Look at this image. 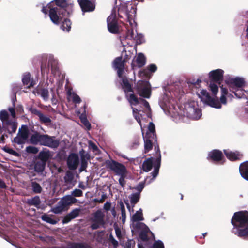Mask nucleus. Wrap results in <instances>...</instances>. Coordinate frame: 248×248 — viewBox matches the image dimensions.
<instances>
[{
	"mask_svg": "<svg viewBox=\"0 0 248 248\" xmlns=\"http://www.w3.org/2000/svg\"><path fill=\"white\" fill-rule=\"evenodd\" d=\"M145 186L144 182H140L138 186L134 188L136 190L138 191V193H139L140 194V192L142 191L143 189L144 188Z\"/></svg>",
	"mask_w": 248,
	"mask_h": 248,
	"instance_id": "60",
	"label": "nucleus"
},
{
	"mask_svg": "<svg viewBox=\"0 0 248 248\" xmlns=\"http://www.w3.org/2000/svg\"><path fill=\"white\" fill-rule=\"evenodd\" d=\"M142 136L144 141V150L146 153L152 149L154 139H152V137H149V136H144L143 132H142Z\"/></svg>",
	"mask_w": 248,
	"mask_h": 248,
	"instance_id": "26",
	"label": "nucleus"
},
{
	"mask_svg": "<svg viewBox=\"0 0 248 248\" xmlns=\"http://www.w3.org/2000/svg\"><path fill=\"white\" fill-rule=\"evenodd\" d=\"M105 164L107 168L109 169L119 176L127 173L125 166L116 161L107 160Z\"/></svg>",
	"mask_w": 248,
	"mask_h": 248,
	"instance_id": "6",
	"label": "nucleus"
},
{
	"mask_svg": "<svg viewBox=\"0 0 248 248\" xmlns=\"http://www.w3.org/2000/svg\"><path fill=\"white\" fill-rule=\"evenodd\" d=\"M73 101L75 104H79L81 102V100L77 94L75 93L73 96Z\"/></svg>",
	"mask_w": 248,
	"mask_h": 248,
	"instance_id": "62",
	"label": "nucleus"
},
{
	"mask_svg": "<svg viewBox=\"0 0 248 248\" xmlns=\"http://www.w3.org/2000/svg\"><path fill=\"white\" fill-rule=\"evenodd\" d=\"M56 5L59 8L67 7V3L66 0H54Z\"/></svg>",
	"mask_w": 248,
	"mask_h": 248,
	"instance_id": "48",
	"label": "nucleus"
},
{
	"mask_svg": "<svg viewBox=\"0 0 248 248\" xmlns=\"http://www.w3.org/2000/svg\"><path fill=\"white\" fill-rule=\"evenodd\" d=\"M132 220L133 222H137L139 221H142L143 220L142 216V211L140 209V210L137 211L132 216Z\"/></svg>",
	"mask_w": 248,
	"mask_h": 248,
	"instance_id": "37",
	"label": "nucleus"
},
{
	"mask_svg": "<svg viewBox=\"0 0 248 248\" xmlns=\"http://www.w3.org/2000/svg\"><path fill=\"white\" fill-rule=\"evenodd\" d=\"M26 151L29 153L35 154L38 153V149L36 147L29 146L26 148Z\"/></svg>",
	"mask_w": 248,
	"mask_h": 248,
	"instance_id": "55",
	"label": "nucleus"
},
{
	"mask_svg": "<svg viewBox=\"0 0 248 248\" xmlns=\"http://www.w3.org/2000/svg\"><path fill=\"white\" fill-rule=\"evenodd\" d=\"M53 1H51L50 3H48L46 6H43L42 9V12L45 14H47L48 11V9L50 10V8H52V3Z\"/></svg>",
	"mask_w": 248,
	"mask_h": 248,
	"instance_id": "59",
	"label": "nucleus"
},
{
	"mask_svg": "<svg viewBox=\"0 0 248 248\" xmlns=\"http://www.w3.org/2000/svg\"><path fill=\"white\" fill-rule=\"evenodd\" d=\"M155 149L157 152L159 153V156L157 158L154 162V170L153 172L151 173V174L153 176V179L155 178L158 174L159 170L161 165V155L160 154V150L159 146L158 145H155Z\"/></svg>",
	"mask_w": 248,
	"mask_h": 248,
	"instance_id": "20",
	"label": "nucleus"
},
{
	"mask_svg": "<svg viewBox=\"0 0 248 248\" xmlns=\"http://www.w3.org/2000/svg\"><path fill=\"white\" fill-rule=\"evenodd\" d=\"M46 163L42 160H39L36 161L34 164L35 171L37 172H43L46 166Z\"/></svg>",
	"mask_w": 248,
	"mask_h": 248,
	"instance_id": "33",
	"label": "nucleus"
},
{
	"mask_svg": "<svg viewBox=\"0 0 248 248\" xmlns=\"http://www.w3.org/2000/svg\"><path fill=\"white\" fill-rule=\"evenodd\" d=\"M107 26L108 31L113 34H118L119 26L116 16H110L107 18Z\"/></svg>",
	"mask_w": 248,
	"mask_h": 248,
	"instance_id": "13",
	"label": "nucleus"
},
{
	"mask_svg": "<svg viewBox=\"0 0 248 248\" xmlns=\"http://www.w3.org/2000/svg\"><path fill=\"white\" fill-rule=\"evenodd\" d=\"M126 174L127 173H124V174L119 175L120 177L119 179V183L123 188L125 186L126 184V181L125 180V178L126 177Z\"/></svg>",
	"mask_w": 248,
	"mask_h": 248,
	"instance_id": "51",
	"label": "nucleus"
},
{
	"mask_svg": "<svg viewBox=\"0 0 248 248\" xmlns=\"http://www.w3.org/2000/svg\"><path fill=\"white\" fill-rule=\"evenodd\" d=\"M239 171L242 177L248 181V161L241 163L239 166Z\"/></svg>",
	"mask_w": 248,
	"mask_h": 248,
	"instance_id": "27",
	"label": "nucleus"
},
{
	"mask_svg": "<svg viewBox=\"0 0 248 248\" xmlns=\"http://www.w3.org/2000/svg\"><path fill=\"white\" fill-rule=\"evenodd\" d=\"M51 72L55 75L59 73V68L57 66V62L55 60H51L50 62Z\"/></svg>",
	"mask_w": 248,
	"mask_h": 248,
	"instance_id": "43",
	"label": "nucleus"
},
{
	"mask_svg": "<svg viewBox=\"0 0 248 248\" xmlns=\"http://www.w3.org/2000/svg\"><path fill=\"white\" fill-rule=\"evenodd\" d=\"M207 159L214 162L222 161L221 164H223L225 161L222 152L217 149H214L210 152L208 155Z\"/></svg>",
	"mask_w": 248,
	"mask_h": 248,
	"instance_id": "12",
	"label": "nucleus"
},
{
	"mask_svg": "<svg viewBox=\"0 0 248 248\" xmlns=\"http://www.w3.org/2000/svg\"><path fill=\"white\" fill-rule=\"evenodd\" d=\"M148 131L146 132L145 136L152 137L154 139V142L157 141V137L155 132V125L153 122H150L148 127Z\"/></svg>",
	"mask_w": 248,
	"mask_h": 248,
	"instance_id": "25",
	"label": "nucleus"
},
{
	"mask_svg": "<svg viewBox=\"0 0 248 248\" xmlns=\"http://www.w3.org/2000/svg\"><path fill=\"white\" fill-rule=\"evenodd\" d=\"M37 90L38 94H40L45 100H47L48 99L49 97V92L47 89L45 88H39Z\"/></svg>",
	"mask_w": 248,
	"mask_h": 248,
	"instance_id": "38",
	"label": "nucleus"
},
{
	"mask_svg": "<svg viewBox=\"0 0 248 248\" xmlns=\"http://www.w3.org/2000/svg\"><path fill=\"white\" fill-rule=\"evenodd\" d=\"M9 121L12 124H7L6 126L5 125V124H3L2 127L0 125V129L1 132L3 131H7L9 134H11L16 132L17 127V123L12 119H10Z\"/></svg>",
	"mask_w": 248,
	"mask_h": 248,
	"instance_id": "19",
	"label": "nucleus"
},
{
	"mask_svg": "<svg viewBox=\"0 0 248 248\" xmlns=\"http://www.w3.org/2000/svg\"><path fill=\"white\" fill-rule=\"evenodd\" d=\"M135 242L133 240H128L125 245V248H131L135 246Z\"/></svg>",
	"mask_w": 248,
	"mask_h": 248,
	"instance_id": "61",
	"label": "nucleus"
},
{
	"mask_svg": "<svg viewBox=\"0 0 248 248\" xmlns=\"http://www.w3.org/2000/svg\"><path fill=\"white\" fill-rule=\"evenodd\" d=\"M19 133L28 138L29 131L27 126L25 125H22L21 129L19 131Z\"/></svg>",
	"mask_w": 248,
	"mask_h": 248,
	"instance_id": "52",
	"label": "nucleus"
},
{
	"mask_svg": "<svg viewBox=\"0 0 248 248\" xmlns=\"http://www.w3.org/2000/svg\"><path fill=\"white\" fill-rule=\"evenodd\" d=\"M22 80L23 84L28 86V88L33 87L35 84L33 80L31 81V74L29 73H26L23 76Z\"/></svg>",
	"mask_w": 248,
	"mask_h": 248,
	"instance_id": "29",
	"label": "nucleus"
},
{
	"mask_svg": "<svg viewBox=\"0 0 248 248\" xmlns=\"http://www.w3.org/2000/svg\"><path fill=\"white\" fill-rule=\"evenodd\" d=\"M4 151L13 155H14L15 156H19V154L17 152H16V151L14 150L12 148H9V147H5L4 148Z\"/></svg>",
	"mask_w": 248,
	"mask_h": 248,
	"instance_id": "56",
	"label": "nucleus"
},
{
	"mask_svg": "<svg viewBox=\"0 0 248 248\" xmlns=\"http://www.w3.org/2000/svg\"><path fill=\"white\" fill-rule=\"evenodd\" d=\"M66 7L50 8L49 11V16L51 21L56 25H59L64 16L69 15L66 8Z\"/></svg>",
	"mask_w": 248,
	"mask_h": 248,
	"instance_id": "5",
	"label": "nucleus"
},
{
	"mask_svg": "<svg viewBox=\"0 0 248 248\" xmlns=\"http://www.w3.org/2000/svg\"><path fill=\"white\" fill-rule=\"evenodd\" d=\"M105 164L107 168L109 169L119 176L127 173L125 166L116 161L107 160Z\"/></svg>",
	"mask_w": 248,
	"mask_h": 248,
	"instance_id": "7",
	"label": "nucleus"
},
{
	"mask_svg": "<svg viewBox=\"0 0 248 248\" xmlns=\"http://www.w3.org/2000/svg\"><path fill=\"white\" fill-rule=\"evenodd\" d=\"M68 248H91V247L85 242H71L68 243Z\"/></svg>",
	"mask_w": 248,
	"mask_h": 248,
	"instance_id": "31",
	"label": "nucleus"
},
{
	"mask_svg": "<svg viewBox=\"0 0 248 248\" xmlns=\"http://www.w3.org/2000/svg\"><path fill=\"white\" fill-rule=\"evenodd\" d=\"M92 222L91 228L93 230L97 229L100 228V226L105 224L104 214L101 210H97L93 214V217L92 218Z\"/></svg>",
	"mask_w": 248,
	"mask_h": 248,
	"instance_id": "10",
	"label": "nucleus"
},
{
	"mask_svg": "<svg viewBox=\"0 0 248 248\" xmlns=\"http://www.w3.org/2000/svg\"><path fill=\"white\" fill-rule=\"evenodd\" d=\"M0 120L2 122V124H5V126L9 124H12L9 121L10 120L9 119V115L5 110H2L0 112Z\"/></svg>",
	"mask_w": 248,
	"mask_h": 248,
	"instance_id": "32",
	"label": "nucleus"
},
{
	"mask_svg": "<svg viewBox=\"0 0 248 248\" xmlns=\"http://www.w3.org/2000/svg\"><path fill=\"white\" fill-rule=\"evenodd\" d=\"M120 206L121 211L122 222L124 223L126 219V211L124 205L122 202H120Z\"/></svg>",
	"mask_w": 248,
	"mask_h": 248,
	"instance_id": "45",
	"label": "nucleus"
},
{
	"mask_svg": "<svg viewBox=\"0 0 248 248\" xmlns=\"http://www.w3.org/2000/svg\"><path fill=\"white\" fill-rule=\"evenodd\" d=\"M146 59L144 55L142 53H139L135 60H133L131 63V67L132 69L137 67L138 68H141L144 66L146 63Z\"/></svg>",
	"mask_w": 248,
	"mask_h": 248,
	"instance_id": "18",
	"label": "nucleus"
},
{
	"mask_svg": "<svg viewBox=\"0 0 248 248\" xmlns=\"http://www.w3.org/2000/svg\"><path fill=\"white\" fill-rule=\"evenodd\" d=\"M73 218L71 217L70 215L69 214H67L66 216H64L63 220H62V223L63 224L68 223Z\"/></svg>",
	"mask_w": 248,
	"mask_h": 248,
	"instance_id": "64",
	"label": "nucleus"
},
{
	"mask_svg": "<svg viewBox=\"0 0 248 248\" xmlns=\"http://www.w3.org/2000/svg\"><path fill=\"white\" fill-rule=\"evenodd\" d=\"M27 108L31 114L36 115L38 117H39V116H40L41 114L42 113L41 111L38 110L36 108H34L32 106L28 107Z\"/></svg>",
	"mask_w": 248,
	"mask_h": 248,
	"instance_id": "47",
	"label": "nucleus"
},
{
	"mask_svg": "<svg viewBox=\"0 0 248 248\" xmlns=\"http://www.w3.org/2000/svg\"><path fill=\"white\" fill-rule=\"evenodd\" d=\"M39 118L41 123L46 124L51 122V119L49 117L44 115L43 113L39 116Z\"/></svg>",
	"mask_w": 248,
	"mask_h": 248,
	"instance_id": "46",
	"label": "nucleus"
},
{
	"mask_svg": "<svg viewBox=\"0 0 248 248\" xmlns=\"http://www.w3.org/2000/svg\"><path fill=\"white\" fill-rule=\"evenodd\" d=\"M30 140L32 144H39L52 149L57 148L60 144L59 140L56 139L55 136H50L47 134H40L37 132L31 136Z\"/></svg>",
	"mask_w": 248,
	"mask_h": 248,
	"instance_id": "4",
	"label": "nucleus"
},
{
	"mask_svg": "<svg viewBox=\"0 0 248 248\" xmlns=\"http://www.w3.org/2000/svg\"><path fill=\"white\" fill-rule=\"evenodd\" d=\"M89 146L92 149L93 152H96L99 151V149L96 144L91 141L89 142Z\"/></svg>",
	"mask_w": 248,
	"mask_h": 248,
	"instance_id": "63",
	"label": "nucleus"
},
{
	"mask_svg": "<svg viewBox=\"0 0 248 248\" xmlns=\"http://www.w3.org/2000/svg\"><path fill=\"white\" fill-rule=\"evenodd\" d=\"M51 60H49L48 63L46 58L43 59L41 62V71L43 76L45 75H48L49 72V65H50Z\"/></svg>",
	"mask_w": 248,
	"mask_h": 248,
	"instance_id": "24",
	"label": "nucleus"
},
{
	"mask_svg": "<svg viewBox=\"0 0 248 248\" xmlns=\"http://www.w3.org/2000/svg\"><path fill=\"white\" fill-rule=\"evenodd\" d=\"M149 83L147 81H139L136 86V90L139 94L144 98H149L151 94V91L149 86Z\"/></svg>",
	"mask_w": 248,
	"mask_h": 248,
	"instance_id": "8",
	"label": "nucleus"
},
{
	"mask_svg": "<svg viewBox=\"0 0 248 248\" xmlns=\"http://www.w3.org/2000/svg\"><path fill=\"white\" fill-rule=\"evenodd\" d=\"M231 223L237 229L235 233L244 239H248V211H240L234 213Z\"/></svg>",
	"mask_w": 248,
	"mask_h": 248,
	"instance_id": "1",
	"label": "nucleus"
},
{
	"mask_svg": "<svg viewBox=\"0 0 248 248\" xmlns=\"http://www.w3.org/2000/svg\"><path fill=\"white\" fill-rule=\"evenodd\" d=\"M78 4L83 12L93 11L95 9V3L94 1L90 0H78Z\"/></svg>",
	"mask_w": 248,
	"mask_h": 248,
	"instance_id": "14",
	"label": "nucleus"
},
{
	"mask_svg": "<svg viewBox=\"0 0 248 248\" xmlns=\"http://www.w3.org/2000/svg\"><path fill=\"white\" fill-rule=\"evenodd\" d=\"M128 100L131 104L138 105L140 103V99L139 100L134 93H131L129 95Z\"/></svg>",
	"mask_w": 248,
	"mask_h": 248,
	"instance_id": "42",
	"label": "nucleus"
},
{
	"mask_svg": "<svg viewBox=\"0 0 248 248\" xmlns=\"http://www.w3.org/2000/svg\"><path fill=\"white\" fill-rule=\"evenodd\" d=\"M220 89L221 95L219 100L217 97H212L206 90H202L200 92L202 100L211 107L217 108H221V103L223 104L227 103L226 96H229L231 94L229 93L228 89L223 87V85L220 86Z\"/></svg>",
	"mask_w": 248,
	"mask_h": 248,
	"instance_id": "2",
	"label": "nucleus"
},
{
	"mask_svg": "<svg viewBox=\"0 0 248 248\" xmlns=\"http://www.w3.org/2000/svg\"><path fill=\"white\" fill-rule=\"evenodd\" d=\"M80 210L78 208H75L71 211L69 214L70 215L71 217L74 219L78 217L79 215Z\"/></svg>",
	"mask_w": 248,
	"mask_h": 248,
	"instance_id": "53",
	"label": "nucleus"
},
{
	"mask_svg": "<svg viewBox=\"0 0 248 248\" xmlns=\"http://www.w3.org/2000/svg\"><path fill=\"white\" fill-rule=\"evenodd\" d=\"M31 189L35 194L41 193L42 191V188L40 185L35 181L31 182Z\"/></svg>",
	"mask_w": 248,
	"mask_h": 248,
	"instance_id": "35",
	"label": "nucleus"
},
{
	"mask_svg": "<svg viewBox=\"0 0 248 248\" xmlns=\"http://www.w3.org/2000/svg\"><path fill=\"white\" fill-rule=\"evenodd\" d=\"M231 92L234 93L235 95L239 98H241L243 97V96L245 95L243 90H240L239 89H237L232 90Z\"/></svg>",
	"mask_w": 248,
	"mask_h": 248,
	"instance_id": "50",
	"label": "nucleus"
},
{
	"mask_svg": "<svg viewBox=\"0 0 248 248\" xmlns=\"http://www.w3.org/2000/svg\"><path fill=\"white\" fill-rule=\"evenodd\" d=\"M127 60L122 56L116 58L113 62L114 68L117 70L119 78H121L124 72V66Z\"/></svg>",
	"mask_w": 248,
	"mask_h": 248,
	"instance_id": "11",
	"label": "nucleus"
},
{
	"mask_svg": "<svg viewBox=\"0 0 248 248\" xmlns=\"http://www.w3.org/2000/svg\"><path fill=\"white\" fill-rule=\"evenodd\" d=\"M62 23V24L60 26V28L63 31L69 32L71 28V21L68 18H65Z\"/></svg>",
	"mask_w": 248,
	"mask_h": 248,
	"instance_id": "34",
	"label": "nucleus"
},
{
	"mask_svg": "<svg viewBox=\"0 0 248 248\" xmlns=\"http://www.w3.org/2000/svg\"><path fill=\"white\" fill-rule=\"evenodd\" d=\"M223 74L224 71L220 69L211 71L209 74L210 81L218 83L220 84V81L223 79Z\"/></svg>",
	"mask_w": 248,
	"mask_h": 248,
	"instance_id": "17",
	"label": "nucleus"
},
{
	"mask_svg": "<svg viewBox=\"0 0 248 248\" xmlns=\"http://www.w3.org/2000/svg\"><path fill=\"white\" fill-rule=\"evenodd\" d=\"M41 203L40 198L39 196H35L30 199H28L26 203L29 206H34L37 208H40V205Z\"/></svg>",
	"mask_w": 248,
	"mask_h": 248,
	"instance_id": "28",
	"label": "nucleus"
},
{
	"mask_svg": "<svg viewBox=\"0 0 248 248\" xmlns=\"http://www.w3.org/2000/svg\"><path fill=\"white\" fill-rule=\"evenodd\" d=\"M80 119L81 122L84 124V125L88 129V130H90L91 128V124L87 120V118L85 116H81Z\"/></svg>",
	"mask_w": 248,
	"mask_h": 248,
	"instance_id": "49",
	"label": "nucleus"
},
{
	"mask_svg": "<svg viewBox=\"0 0 248 248\" xmlns=\"http://www.w3.org/2000/svg\"><path fill=\"white\" fill-rule=\"evenodd\" d=\"M41 218L42 219V220H43L47 223H48L49 224H52V225L56 224L58 223L57 220L51 218L49 216V215H48L46 214H43L41 217Z\"/></svg>",
	"mask_w": 248,
	"mask_h": 248,
	"instance_id": "39",
	"label": "nucleus"
},
{
	"mask_svg": "<svg viewBox=\"0 0 248 248\" xmlns=\"http://www.w3.org/2000/svg\"><path fill=\"white\" fill-rule=\"evenodd\" d=\"M153 158L150 157L147 158L143 162L142 168L144 171L148 172L152 169L153 166Z\"/></svg>",
	"mask_w": 248,
	"mask_h": 248,
	"instance_id": "30",
	"label": "nucleus"
},
{
	"mask_svg": "<svg viewBox=\"0 0 248 248\" xmlns=\"http://www.w3.org/2000/svg\"><path fill=\"white\" fill-rule=\"evenodd\" d=\"M108 240L110 242L113 246L114 248H117L119 245L118 242L115 239L113 235L111 234L108 238Z\"/></svg>",
	"mask_w": 248,
	"mask_h": 248,
	"instance_id": "57",
	"label": "nucleus"
},
{
	"mask_svg": "<svg viewBox=\"0 0 248 248\" xmlns=\"http://www.w3.org/2000/svg\"><path fill=\"white\" fill-rule=\"evenodd\" d=\"M74 178V173L70 170H67L66 172L65 175L64 177V180L66 183H71Z\"/></svg>",
	"mask_w": 248,
	"mask_h": 248,
	"instance_id": "40",
	"label": "nucleus"
},
{
	"mask_svg": "<svg viewBox=\"0 0 248 248\" xmlns=\"http://www.w3.org/2000/svg\"><path fill=\"white\" fill-rule=\"evenodd\" d=\"M225 82L229 88L230 91L242 88L245 86L246 83L244 78L238 77L234 78H230L226 80Z\"/></svg>",
	"mask_w": 248,
	"mask_h": 248,
	"instance_id": "9",
	"label": "nucleus"
},
{
	"mask_svg": "<svg viewBox=\"0 0 248 248\" xmlns=\"http://www.w3.org/2000/svg\"><path fill=\"white\" fill-rule=\"evenodd\" d=\"M82 196L83 192L81 190L75 189L72 192L71 195H66L62 197L57 204L52 208L51 211L56 214H60L68 210L69 206L77 202V200L75 197H79Z\"/></svg>",
	"mask_w": 248,
	"mask_h": 248,
	"instance_id": "3",
	"label": "nucleus"
},
{
	"mask_svg": "<svg viewBox=\"0 0 248 248\" xmlns=\"http://www.w3.org/2000/svg\"><path fill=\"white\" fill-rule=\"evenodd\" d=\"M140 137H135L134 140L132 141V142L131 143V148H132V149L136 148L140 144Z\"/></svg>",
	"mask_w": 248,
	"mask_h": 248,
	"instance_id": "54",
	"label": "nucleus"
},
{
	"mask_svg": "<svg viewBox=\"0 0 248 248\" xmlns=\"http://www.w3.org/2000/svg\"><path fill=\"white\" fill-rule=\"evenodd\" d=\"M51 157L50 151L47 148H43L38 155V159L47 163V161Z\"/></svg>",
	"mask_w": 248,
	"mask_h": 248,
	"instance_id": "23",
	"label": "nucleus"
},
{
	"mask_svg": "<svg viewBox=\"0 0 248 248\" xmlns=\"http://www.w3.org/2000/svg\"><path fill=\"white\" fill-rule=\"evenodd\" d=\"M223 152L227 159L231 161L240 160L243 156V155L238 151L233 152L229 149H224Z\"/></svg>",
	"mask_w": 248,
	"mask_h": 248,
	"instance_id": "15",
	"label": "nucleus"
},
{
	"mask_svg": "<svg viewBox=\"0 0 248 248\" xmlns=\"http://www.w3.org/2000/svg\"><path fill=\"white\" fill-rule=\"evenodd\" d=\"M209 88L210 90L211 91L212 93V95L215 97H216L217 94L218 93V87L217 85H216L215 83L213 82L210 81V84H209Z\"/></svg>",
	"mask_w": 248,
	"mask_h": 248,
	"instance_id": "41",
	"label": "nucleus"
},
{
	"mask_svg": "<svg viewBox=\"0 0 248 248\" xmlns=\"http://www.w3.org/2000/svg\"><path fill=\"white\" fill-rule=\"evenodd\" d=\"M84 153L85 152L83 149L80 152L81 156V166L79 169L80 172L85 170L88 166L87 159H89L90 156L88 154L85 155Z\"/></svg>",
	"mask_w": 248,
	"mask_h": 248,
	"instance_id": "22",
	"label": "nucleus"
},
{
	"mask_svg": "<svg viewBox=\"0 0 248 248\" xmlns=\"http://www.w3.org/2000/svg\"><path fill=\"white\" fill-rule=\"evenodd\" d=\"M153 248H164V246L161 241L158 240L154 243Z\"/></svg>",
	"mask_w": 248,
	"mask_h": 248,
	"instance_id": "58",
	"label": "nucleus"
},
{
	"mask_svg": "<svg viewBox=\"0 0 248 248\" xmlns=\"http://www.w3.org/2000/svg\"><path fill=\"white\" fill-rule=\"evenodd\" d=\"M79 164V157L76 153H71L67 159V165L70 170H76Z\"/></svg>",
	"mask_w": 248,
	"mask_h": 248,
	"instance_id": "16",
	"label": "nucleus"
},
{
	"mask_svg": "<svg viewBox=\"0 0 248 248\" xmlns=\"http://www.w3.org/2000/svg\"><path fill=\"white\" fill-rule=\"evenodd\" d=\"M122 87L125 93L127 94L128 92L133 93L132 84L129 82L128 78L126 76H122Z\"/></svg>",
	"mask_w": 248,
	"mask_h": 248,
	"instance_id": "21",
	"label": "nucleus"
},
{
	"mask_svg": "<svg viewBox=\"0 0 248 248\" xmlns=\"http://www.w3.org/2000/svg\"><path fill=\"white\" fill-rule=\"evenodd\" d=\"M130 199L131 203L135 205L139 202L140 199V194L139 193H133L131 195Z\"/></svg>",
	"mask_w": 248,
	"mask_h": 248,
	"instance_id": "44",
	"label": "nucleus"
},
{
	"mask_svg": "<svg viewBox=\"0 0 248 248\" xmlns=\"http://www.w3.org/2000/svg\"><path fill=\"white\" fill-rule=\"evenodd\" d=\"M150 231V230L148 227H146V228L144 229L143 230H142L140 234H139V237L141 240L142 241H148L149 240V237L148 236V233Z\"/></svg>",
	"mask_w": 248,
	"mask_h": 248,
	"instance_id": "36",
	"label": "nucleus"
}]
</instances>
